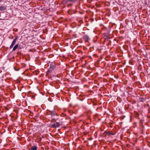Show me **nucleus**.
I'll list each match as a JSON object with an SVG mask.
<instances>
[{
    "instance_id": "1",
    "label": "nucleus",
    "mask_w": 150,
    "mask_h": 150,
    "mask_svg": "<svg viewBox=\"0 0 150 150\" xmlns=\"http://www.w3.org/2000/svg\"><path fill=\"white\" fill-rule=\"evenodd\" d=\"M55 67V65L54 64H51L50 65L49 69L48 70V73H50L54 69Z\"/></svg>"
},
{
    "instance_id": "5",
    "label": "nucleus",
    "mask_w": 150,
    "mask_h": 150,
    "mask_svg": "<svg viewBox=\"0 0 150 150\" xmlns=\"http://www.w3.org/2000/svg\"><path fill=\"white\" fill-rule=\"evenodd\" d=\"M83 39L86 42H88L90 40L89 36L87 35H85L83 36Z\"/></svg>"
},
{
    "instance_id": "12",
    "label": "nucleus",
    "mask_w": 150,
    "mask_h": 150,
    "mask_svg": "<svg viewBox=\"0 0 150 150\" xmlns=\"http://www.w3.org/2000/svg\"><path fill=\"white\" fill-rule=\"evenodd\" d=\"M18 48L19 49H21L22 48L20 46L18 45Z\"/></svg>"
},
{
    "instance_id": "3",
    "label": "nucleus",
    "mask_w": 150,
    "mask_h": 150,
    "mask_svg": "<svg viewBox=\"0 0 150 150\" xmlns=\"http://www.w3.org/2000/svg\"><path fill=\"white\" fill-rule=\"evenodd\" d=\"M60 126L59 122H56L55 123L52 124L51 125V127L52 128L58 127Z\"/></svg>"
},
{
    "instance_id": "9",
    "label": "nucleus",
    "mask_w": 150,
    "mask_h": 150,
    "mask_svg": "<svg viewBox=\"0 0 150 150\" xmlns=\"http://www.w3.org/2000/svg\"><path fill=\"white\" fill-rule=\"evenodd\" d=\"M31 150H37V147L35 146H33L31 147Z\"/></svg>"
},
{
    "instance_id": "8",
    "label": "nucleus",
    "mask_w": 150,
    "mask_h": 150,
    "mask_svg": "<svg viewBox=\"0 0 150 150\" xmlns=\"http://www.w3.org/2000/svg\"><path fill=\"white\" fill-rule=\"evenodd\" d=\"M6 9V6H0V11H4Z\"/></svg>"
},
{
    "instance_id": "6",
    "label": "nucleus",
    "mask_w": 150,
    "mask_h": 150,
    "mask_svg": "<svg viewBox=\"0 0 150 150\" xmlns=\"http://www.w3.org/2000/svg\"><path fill=\"white\" fill-rule=\"evenodd\" d=\"M146 98H144L142 97H140L139 98V100L140 102H143L144 101H146Z\"/></svg>"
},
{
    "instance_id": "4",
    "label": "nucleus",
    "mask_w": 150,
    "mask_h": 150,
    "mask_svg": "<svg viewBox=\"0 0 150 150\" xmlns=\"http://www.w3.org/2000/svg\"><path fill=\"white\" fill-rule=\"evenodd\" d=\"M18 39V36H17L13 40V41L12 42V44H11V45L10 48L11 49L13 47V46L15 45L17 40Z\"/></svg>"
},
{
    "instance_id": "14",
    "label": "nucleus",
    "mask_w": 150,
    "mask_h": 150,
    "mask_svg": "<svg viewBox=\"0 0 150 150\" xmlns=\"http://www.w3.org/2000/svg\"><path fill=\"white\" fill-rule=\"evenodd\" d=\"M2 1V0H0V2L1 1Z\"/></svg>"
},
{
    "instance_id": "2",
    "label": "nucleus",
    "mask_w": 150,
    "mask_h": 150,
    "mask_svg": "<svg viewBox=\"0 0 150 150\" xmlns=\"http://www.w3.org/2000/svg\"><path fill=\"white\" fill-rule=\"evenodd\" d=\"M47 110V113L48 115H51L52 116L57 115V113L55 112L54 110Z\"/></svg>"
},
{
    "instance_id": "13",
    "label": "nucleus",
    "mask_w": 150,
    "mask_h": 150,
    "mask_svg": "<svg viewBox=\"0 0 150 150\" xmlns=\"http://www.w3.org/2000/svg\"><path fill=\"white\" fill-rule=\"evenodd\" d=\"M127 93H129V91H127Z\"/></svg>"
},
{
    "instance_id": "7",
    "label": "nucleus",
    "mask_w": 150,
    "mask_h": 150,
    "mask_svg": "<svg viewBox=\"0 0 150 150\" xmlns=\"http://www.w3.org/2000/svg\"><path fill=\"white\" fill-rule=\"evenodd\" d=\"M18 43L14 47L12 50L13 51L15 50L17 48H18Z\"/></svg>"
},
{
    "instance_id": "10",
    "label": "nucleus",
    "mask_w": 150,
    "mask_h": 150,
    "mask_svg": "<svg viewBox=\"0 0 150 150\" xmlns=\"http://www.w3.org/2000/svg\"><path fill=\"white\" fill-rule=\"evenodd\" d=\"M115 134H116V133H112L111 132H107V134H108V135H115Z\"/></svg>"
},
{
    "instance_id": "11",
    "label": "nucleus",
    "mask_w": 150,
    "mask_h": 150,
    "mask_svg": "<svg viewBox=\"0 0 150 150\" xmlns=\"http://www.w3.org/2000/svg\"><path fill=\"white\" fill-rule=\"evenodd\" d=\"M68 1L70 2H73L76 1V0H67Z\"/></svg>"
}]
</instances>
